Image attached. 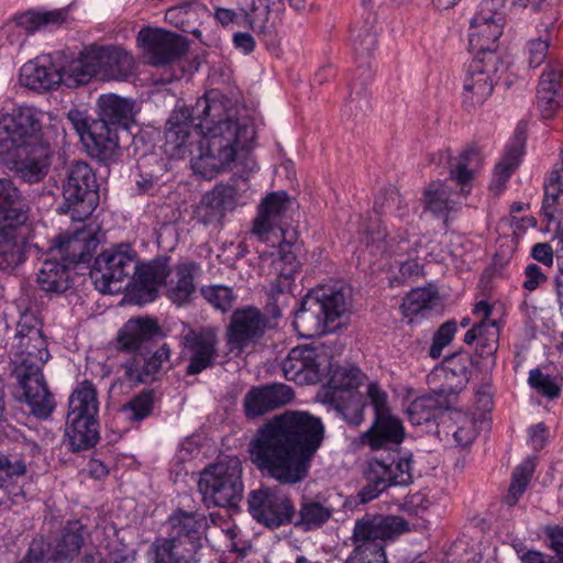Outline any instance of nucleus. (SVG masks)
Listing matches in <instances>:
<instances>
[{"label": "nucleus", "instance_id": "1", "mask_svg": "<svg viewBox=\"0 0 563 563\" xmlns=\"http://www.w3.org/2000/svg\"><path fill=\"white\" fill-rule=\"evenodd\" d=\"M324 439L320 418L287 410L260 427L250 442V457L262 473L284 485L303 481Z\"/></svg>", "mask_w": 563, "mask_h": 563}, {"label": "nucleus", "instance_id": "2", "mask_svg": "<svg viewBox=\"0 0 563 563\" xmlns=\"http://www.w3.org/2000/svg\"><path fill=\"white\" fill-rule=\"evenodd\" d=\"M194 120L200 126L198 155L191 159L196 174L211 179L228 170L239 151L254 137V128L232 119L221 100L213 92L199 98L194 106Z\"/></svg>", "mask_w": 563, "mask_h": 563}, {"label": "nucleus", "instance_id": "3", "mask_svg": "<svg viewBox=\"0 0 563 563\" xmlns=\"http://www.w3.org/2000/svg\"><path fill=\"white\" fill-rule=\"evenodd\" d=\"M168 257L161 256L137 265L136 253L130 244H120L99 254L90 269L96 288L103 294H114L122 289V283L133 278L135 287L132 296L140 305L152 302L157 297V286L168 275Z\"/></svg>", "mask_w": 563, "mask_h": 563}, {"label": "nucleus", "instance_id": "4", "mask_svg": "<svg viewBox=\"0 0 563 563\" xmlns=\"http://www.w3.org/2000/svg\"><path fill=\"white\" fill-rule=\"evenodd\" d=\"M29 219V206L9 178H0V272L12 273L25 260L26 242L18 228Z\"/></svg>", "mask_w": 563, "mask_h": 563}, {"label": "nucleus", "instance_id": "5", "mask_svg": "<svg viewBox=\"0 0 563 563\" xmlns=\"http://www.w3.org/2000/svg\"><path fill=\"white\" fill-rule=\"evenodd\" d=\"M346 310V297L341 289H318L302 298L295 312L294 327L303 338L320 336L335 330Z\"/></svg>", "mask_w": 563, "mask_h": 563}, {"label": "nucleus", "instance_id": "6", "mask_svg": "<svg viewBox=\"0 0 563 563\" xmlns=\"http://www.w3.org/2000/svg\"><path fill=\"white\" fill-rule=\"evenodd\" d=\"M198 490L208 508H236L244 493L240 460L227 457L206 467L200 473Z\"/></svg>", "mask_w": 563, "mask_h": 563}, {"label": "nucleus", "instance_id": "7", "mask_svg": "<svg viewBox=\"0 0 563 563\" xmlns=\"http://www.w3.org/2000/svg\"><path fill=\"white\" fill-rule=\"evenodd\" d=\"M97 189V179L90 166L85 162L74 163L63 186L64 202L58 211L69 214L73 220H85L96 207Z\"/></svg>", "mask_w": 563, "mask_h": 563}, {"label": "nucleus", "instance_id": "8", "mask_svg": "<svg viewBox=\"0 0 563 563\" xmlns=\"http://www.w3.org/2000/svg\"><path fill=\"white\" fill-rule=\"evenodd\" d=\"M367 398L375 411L372 427L362 435L364 443L372 449H391L401 443L405 430L398 418L389 410L387 394L377 383L367 386Z\"/></svg>", "mask_w": 563, "mask_h": 563}, {"label": "nucleus", "instance_id": "9", "mask_svg": "<svg viewBox=\"0 0 563 563\" xmlns=\"http://www.w3.org/2000/svg\"><path fill=\"white\" fill-rule=\"evenodd\" d=\"M503 55L489 54L487 58H474L463 80V103L474 108L483 104L493 93L494 86L505 73Z\"/></svg>", "mask_w": 563, "mask_h": 563}, {"label": "nucleus", "instance_id": "10", "mask_svg": "<svg viewBox=\"0 0 563 563\" xmlns=\"http://www.w3.org/2000/svg\"><path fill=\"white\" fill-rule=\"evenodd\" d=\"M295 201L286 191H275L262 199L254 219L252 233L262 242H269L271 235L286 238L290 227Z\"/></svg>", "mask_w": 563, "mask_h": 563}, {"label": "nucleus", "instance_id": "11", "mask_svg": "<svg viewBox=\"0 0 563 563\" xmlns=\"http://www.w3.org/2000/svg\"><path fill=\"white\" fill-rule=\"evenodd\" d=\"M247 506L253 519L271 529L289 525L295 519V506L289 496L269 487L251 490Z\"/></svg>", "mask_w": 563, "mask_h": 563}, {"label": "nucleus", "instance_id": "12", "mask_svg": "<svg viewBox=\"0 0 563 563\" xmlns=\"http://www.w3.org/2000/svg\"><path fill=\"white\" fill-rule=\"evenodd\" d=\"M219 343L218 333L213 328L189 329L184 333L180 341V356L187 361L186 375H198L216 366Z\"/></svg>", "mask_w": 563, "mask_h": 563}, {"label": "nucleus", "instance_id": "13", "mask_svg": "<svg viewBox=\"0 0 563 563\" xmlns=\"http://www.w3.org/2000/svg\"><path fill=\"white\" fill-rule=\"evenodd\" d=\"M407 530V522L398 516L366 514L357 519L351 537L354 548H384L387 540H393Z\"/></svg>", "mask_w": 563, "mask_h": 563}, {"label": "nucleus", "instance_id": "14", "mask_svg": "<svg viewBox=\"0 0 563 563\" xmlns=\"http://www.w3.org/2000/svg\"><path fill=\"white\" fill-rule=\"evenodd\" d=\"M136 40L145 63L154 67L174 63L187 49L184 37L161 29L144 27Z\"/></svg>", "mask_w": 563, "mask_h": 563}, {"label": "nucleus", "instance_id": "15", "mask_svg": "<svg viewBox=\"0 0 563 563\" xmlns=\"http://www.w3.org/2000/svg\"><path fill=\"white\" fill-rule=\"evenodd\" d=\"M504 18L482 7L470 22V49L474 58H487L489 54L503 55L499 37L503 34Z\"/></svg>", "mask_w": 563, "mask_h": 563}, {"label": "nucleus", "instance_id": "16", "mask_svg": "<svg viewBox=\"0 0 563 563\" xmlns=\"http://www.w3.org/2000/svg\"><path fill=\"white\" fill-rule=\"evenodd\" d=\"M267 329L266 317L255 307L236 309L225 331L227 344L231 351H243L249 344L263 336Z\"/></svg>", "mask_w": 563, "mask_h": 563}, {"label": "nucleus", "instance_id": "17", "mask_svg": "<svg viewBox=\"0 0 563 563\" xmlns=\"http://www.w3.org/2000/svg\"><path fill=\"white\" fill-rule=\"evenodd\" d=\"M96 225H82L73 232H66L55 239L54 250L65 264L75 265L88 262L96 252L100 240Z\"/></svg>", "mask_w": 563, "mask_h": 563}, {"label": "nucleus", "instance_id": "18", "mask_svg": "<svg viewBox=\"0 0 563 563\" xmlns=\"http://www.w3.org/2000/svg\"><path fill=\"white\" fill-rule=\"evenodd\" d=\"M210 523H216L213 514L207 516L203 512L180 508L168 517L170 536L185 543L190 542L199 553L202 549V539Z\"/></svg>", "mask_w": 563, "mask_h": 563}, {"label": "nucleus", "instance_id": "19", "mask_svg": "<svg viewBox=\"0 0 563 563\" xmlns=\"http://www.w3.org/2000/svg\"><path fill=\"white\" fill-rule=\"evenodd\" d=\"M294 398L292 388L283 383L252 387L244 397V411L247 418H255L288 405Z\"/></svg>", "mask_w": 563, "mask_h": 563}, {"label": "nucleus", "instance_id": "20", "mask_svg": "<svg viewBox=\"0 0 563 563\" xmlns=\"http://www.w3.org/2000/svg\"><path fill=\"white\" fill-rule=\"evenodd\" d=\"M161 332L156 320L152 318L130 319L119 331L118 350L135 353L136 356L147 355L151 344Z\"/></svg>", "mask_w": 563, "mask_h": 563}, {"label": "nucleus", "instance_id": "21", "mask_svg": "<svg viewBox=\"0 0 563 563\" xmlns=\"http://www.w3.org/2000/svg\"><path fill=\"white\" fill-rule=\"evenodd\" d=\"M320 362L317 350L309 345L291 349L282 362V371L286 379L297 384H314L319 379Z\"/></svg>", "mask_w": 563, "mask_h": 563}, {"label": "nucleus", "instance_id": "22", "mask_svg": "<svg viewBox=\"0 0 563 563\" xmlns=\"http://www.w3.org/2000/svg\"><path fill=\"white\" fill-rule=\"evenodd\" d=\"M117 130L91 121L89 134L82 136V144L88 155L106 165L115 163L120 157V145Z\"/></svg>", "mask_w": 563, "mask_h": 563}, {"label": "nucleus", "instance_id": "23", "mask_svg": "<svg viewBox=\"0 0 563 563\" xmlns=\"http://www.w3.org/2000/svg\"><path fill=\"white\" fill-rule=\"evenodd\" d=\"M457 400V393L452 387H442L431 394L416 398L408 407L407 413L412 424L435 420L444 410Z\"/></svg>", "mask_w": 563, "mask_h": 563}, {"label": "nucleus", "instance_id": "24", "mask_svg": "<svg viewBox=\"0 0 563 563\" xmlns=\"http://www.w3.org/2000/svg\"><path fill=\"white\" fill-rule=\"evenodd\" d=\"M236 205V190L230 185L216 186L203 195L196 208L195 214L198 222L205 225L219 223L227 211L234 209Z\"/></svg>", "mask_w": 563, "mask_h": 563}, {"label": "nucleus", "instance_id": "25", "mask_svg": "<svg viewBox=\"0 0 563 563\" xmlns=\"http://www.w3.org/2000/svg\"><path fill=\"white\" fill-rule=\"evenodd\" d=\"M26 473L27 466L22 456L0 455V508H9L14 497L22 495Z\"/></svg>", "mask_w": 563, "mask_h": 563}, {"label": "nucleus", "instance_id": "26", "mask_svg": "<svg viewBox=\"0 0 563 563\" xmlns=\"http://www.w3.org/2000/svg\"><path fill=\"white\" fill-rule=\"evenodd\" d=\"M563 70L560 63L549 64L541 74L537 99L541 115L550 119L561 107Z\"/></svg>", "mask_w": 563, "mask_h": 563}, {"label": "nucleus", "instance_id": "27", "mask_svg": "<svg viewBox=\"0 0 563 563\" xmlns=\"http://www.w3.org/2000/svg\"><path fill=\"white\" fill-rule=\"evenodd\" d=\"M98 76L102 80H126L134 74L133 56L119 47L93 48Z\"/></svg>", "mask_w": 563, "mask_h": 563}, {"label": "nucleus", "instance_id": "28", "mask_svg": "<svg viewBox=\"0 0 563 563\" xmlns=\"http://www.w3.org/2000/svg\"><path fill=\"white\" fill-rule=\"evenodd\" d=\"M15 378L23 389V396L31 407L32 413L38 418H48L55 409L56 402L47 388L43 374L36 373Z\"/></svg>", "mask_w": 563, "mask_h": 563}, {"label": "nucleus", "instance_id": "29", "mask_svg": "<svg viewBox=\"0 0 563 563\" xmlns=\"http://www.w3.org/2000/svg\"><path fill=\"white\" fill-rule=\"evenodd\" d=\"M11 122V130L15 140L24 150L41 146L40 133L42 124L37 111L32 107L20 106L5 113Z\"/></svg>", "mask_w": 563, "mask_h": 563}, {"label": "nucleus", "instance_id": "30", "mask_svg": "<svg viewBox=\"0 0 563 563\" xmlns=\"http://www.w3.org/2000/svg\"><path fill=\"white\" fill-rule=\"evenodd\" d=\"M196 269L197 265L191 262L178 264L173 271L168 267L169 273L157 289L162 285L167 286V297L177 306L190 302L196 292L194 283Z\"/></svg>", "mask_w": 563, "mask_h": 563}, {"label": "nucleus", "instance_id": "31", "mask_svg": "<svg viewBox=\"0 0 563 563\" xmlns=\"http://www.w3.org/2000/svg\"><path fill=\"white\" fill-rule=\"evenodd\" d=\"M97 108L98 118L93 121L113 130L128 129L133 120V103L117 95H101L98 98Z\"/></svg>", "mask_w": 563, "mask_h": 563}, {"label": "nucleus", "instance_id": "32", "mask_svg": "<svg viewBox=\"0 0 563 563\" xmlns=\"http://www.w3.org/2000/svg\"><path fill=\"white\" fill-rule=\"evenodd\" d=\"M48 357L47 342L44 336H42V347L33 341H30L27 346L15 343L11 358L12 374L14 377H26V375L42 373V367Z\"/></svg>", "mask_w": 563, "mask_h": 563}, {"label": "nucleus", "instance_id": "33", "mask_svg": "<svg viewBox=\"0 0 563 563\" xmlns=\"http://www.w3.org/2000/svg\"><path fill=\"white\" fill-rule=\"evenodd\" d=\"M152 563H197L200 553L189 542L185 543L173 536L156 539L151 547Z\"/></svg>", "mask_w": 563, "mask_h": 563}, {"label": "nucleus", "instance_id": "34", "mask_svg": "<svg viewBox=\"0 0 563 563\" xmlns=\"http://www.w3.org/2000/svg\"><path fill=\"white\" fill-rule=\"evenodd\" d=\"M192 115L194 107L173 112L165 131L167 146L180 151L191 141L194 134L201 137L200 126L196 124L198 119L194 120Z\"/></svg>", "mask_w": 563, "mask_h": 563}, {"label": "nucleus", "instance_id": "35", "mask_svg": "<svg viewBox=\"0 0 563 563\" xmlns=\"http://www.w3.org/2000/svg\"><path fill=\"white\" fill-rule=\"evenodd\" d=\"M387 231L385 228L377 227L376 230L367 232L366 243L372 247L375 254H396L412 256L418 252L421 246L420 240H415L412 243L408 240L407 232H399L397 235L387 240Z\"/></svg>", "mask_w": 563, "mask_h": 563}, {"label": "nucleus", "instance_id": "36", "mask_svg": "<svg viewBox=\"0 0 563 563\" xmlns=\"http://www.w3.org/2000/svg\"><path fill=\"white\" fill-rule=\"evenodd\" d=\"M169 357L170 349L165 343L152 356L147 358L145 355L135 356L131 362H128L124 366V376L134 384L152 382L163 364L168 362Z\"/></svg>", "mask_w": 563, "mask_h": 563}, {"label": "nucleus", "instance_id": "37", "mask_svg": "<svg viewBox=\"0 0 563 563\" xmlns=\"http://www.w3.org/2000/svg\"><path fill=\"white\" fill-rule=\"evenodd\" d=\"M466 192V190L455 192L448 185L440 181L432 183L423 194L424 208L433 216L443 218L446 224L449 214L457 209V206L461 205V196Z\"/></svg>", "mask_w": 563, "mask_h": 563}, {"label": "nucleus", "instance_id": "38", "mask_svg": "<svg viewBox=\"0 0 563 563\" xmlns=\"http://www.w3.org/2000/svg\"><path fill=\"white\" fill-rule=\"evenodd\" d=\"M332 516L333 508L330 505L303 496L298 511L295 509L291 523L303 531H313L327 525Z\"/></svg>", "mask_w": 563, "mask_h": 563}, {"label": "nucleus", "instance_id": "39", "mask_svg": "<svg viewBox=\"0 0 563 563\" xmlns=\"http://www.w3.org/2000/svg\"><path fill=\"white\" fill-rule=\"evenodd\" d=\"M97 419L67 418L66 438L73 452L86 451L95 446L99 440Z\"/></svg>", "mask_w": 563, "mask_h": 563}, {"label": "nucleus", "instance_id": "40", "mask_svg": "<svg viewBox=\"0 0 563 563\" xmlns=\"http://www.w3.org/2000/svg\"><path fill=\"white\" fill-rule=\"evenodd\" d=\"M366 375L352 365L339 366L331 373L329 379L328 398L341 400L346 395L357 394V388L364 384Z\"/></svg>", "mask_w": 563, "mask_h": 563}, {"label": "nucleus", "instance_id": "41", "mask_svg": "<svg viewBox=\"0 0 563 563\" xmlns=\"http://www.w3.org/2000/svg\"><path fill=\"white\" fill-rule=\"evenodd\" d=\"M20 81L32 90L46 91L59 85L63 76H60V69L52 65L46 66L31 60L22 66Z\"/></svg>", "mask_w": 563, "mask_h": 563}, {"label": "nucleus", "instance_id": "42", "mask_svg": "<svg viewBox=\"0 0 563 563\" xmlns=\"http://www.w3.org/2000/svg\"><path fill=\"white\" fill-rule=\"evenodd\" d=\"M523 132L520 126H518L514 142L506 147L503 157L495 166L494 178L490 184L493 189L500 191L511 174L518 168L523 153Z\"/></svg>", "mask_w": 563, "mask_h": 563}, {"label": "nucleus", "instance_id": "43", "mask_svg": "<svg viewBox=\"0 0 563 563\" xmlns=\"http://www.w3.org/2000/svg\"><path fill=\"white\" fill-rule=\"evenodd\" d=\"M441 156L448 159L450 164V174L452 179L462 186V192L465 187L471 184L475 172L481 167L483 156L477 146L471 145L466 147L459 156L456 164H452L450 150L441 153Z\"/></svg>", "mask_w": 563, "mask_h": 563}, {"label": "nucleus", "instance_id": "44", "mask_svg": "<svg viewBox=\"0 0 563 563\" xmlns=\"http://www.w3.org/2000/svg\"><path fill=\"white\" fill-rule=\"evenodd\" d=\"M96 60L93 48L80 54L77 59L60 69V76H63L60 84L69 88L88 84L92 77L98 76Z\"/></svg>", "mask_w": 563, "mask_h": 563}, {"label": "nucleus", "instance_id": "45", "mask_svg": "<svg viewBox=\"0 0 563 563\" xmlns=\"http://www.w3.org/2000/svg\"><path fill=\"white\" fill-rule=\"evenodd\" d=\"M99 402L92 383H80L69 397L67 418L97 419Z\"/></svg>", "mask_w": 563, "mask_h": 563}, {"label": "nucleus", "instance_id": "46", "mask_svg": "<svg viewBox=\"0 0 563 563\" xmlns=\"http://www.w3.org/2000/svg\"><path fill=\"white\" fill-rule=\"evenodd\" d=\"M37 284L46 292H64L69 287L67 264L45 260L37 274Z\"/></svg>", "mask_w": 563, "mask_h": 563}, {"label": "nucleus", "instance_id": "47", "mask_svg": "<svg viewBox=\"0 0 563 563\" xmlns=\"http://www.w3.org/2000/svg\"><path fill=\"white\" fill-rule=\"evenodd\" d=\"M22 161L19 172L24 180L37 183L47 174L49 158L46 150L41 145L20 151Z\"/></svg>", "mask_w": 563, "mask_h": 563}, {"label": "nucleus", "instance_id": "48", "mask_svg": "<svg viewBox=\"0 0 563 563\" xmlns=\"http://www.w3.org/2000/svg\"><path fill=\"white\" fill-rule=\"evenodd\" d=\"M369 464L371 470L383 477L388 487L391 485L405 486L412 482L410 457H400L398 461H393L390 464L374 460Z\"/></svg>", "mask_w": 563, "mask_h": 563}, {"label": "nucleus", "instance_id": "49", "mask_svg": "<svg viewBox=\"0 0 563 563\" xmlns=\"http://www.w3.org/2000/svg\"><path fill=\"white\" fill-rule=\"evenodd\" d=\"M292 276L291 271L279 268L278 277L271 285L267 309L273 318L282 317V309L294 299V296L290 294Z\"/></svg>", "mask_w": 563, "mask_h": 563}, {"label": "nucleus", "instance_id": "50", "mask_svg": "<svg viewBox=\"0 0 563 563\" xmlns=\"http://www.w3.org/2000/svg\"><path fill=\"white\" fill-rule=\"evenodd\" d=\"M67 12L64 9L51 11L29 10L15 16L16 25L26 31L34 33L49 25H59L66 20Z\"/></svg>", "mask_w": 563, "mask_h": 563}, {"label": "nucleus", "instance_id": "51", "mask_svg": "<svg viewBox=\"0 0 563 563\" xmlns=\"http://www.w3.org/2000/svg\"><path fill=\"white\" fill-rule=\"evenodd\" d=\"M84 538L80 527H67L63 530L60 538L57 540L52 551V560L57 563L71 562L80 551Z\"/></svg>", "mask_w": 563, "mask_h": 563}, {"label": "nucleus", "instance_id": "52", "mask_svg": "<svg viewBox=\"0 0 563 563\" xmlns=\"http://www.w3.org/2000/svg\"><path fill=\"white\" fill-rule=\"evenodd\" d=\"M563 194V157L556 163L549 177L544 181V199L542 202L543 216L549 220H554V206L559 197Z\"/></svg>", "mask_w": 563, "mask_h": 563}, {"label": "nucleus", "instance_id": "53", "mask_svg": "<svg viewBox=\"0 0 563 563\" xmlns=\"http://www.w3.org/2000/svg\"><path fill=\"white\" fill-rule=\"evenodd\" d=\"M156 396L153 389H143L125 402L120 412L124 419L131 422H140L147 418L154 409Z\"/></svg>", "mask_w": 563, "mask_h": 563}, {"label": "nucleus", "instance_id": "54", "mask_svg": "<svg viewBox=\"0 0 563 563\" xmlns=\"http://www.w3.org/2000/svg\"><path fill=\"white\" fill-rule=\"evenodd\" d=\"M438 291L434 287L412 289L404 299L402 309L406 314H417L432 309L438 303Z\"/></svg>", "mask_w": 563, "mask_h": 563}, {"label": "nucleus", "instance_id": "55", "mask_svg": "<svg viewBox=\"0 0 563 563\" xmlns=\"http://www.w3.org/2000/svg\"><path fill=\"white\" fill-rule=\"evenodd\" d=\"M329 402L347 423L358 426L363 422L365 402L360 393L346 395L341 400H332L329 398Z\"/></svg>", "mask_w": 563, "mask_h": 563}, {"label": "nucleus", "instance_id": "56", "mask_svg": "<svg viewBox=\"0 0 563 563\" xmlns=\"http://www.w3.org/2000/svg\"><path fill=\"white\" fill-rule=\"evenodd\" d=\"M532 473L533 463L531 461H525L516 467L512 474V482L506 496V503L508 505L514 506L518 501L519 497L525 493Z\"/></svg>", "mask_w": 563, "mask_h": 563}, {"label": "nucleus", "instance_id": "57", "mask_svg": "<svg viewBox=\"0 0 563 563\" xmlns=\"http://www.w3.org/2000/svg\"><path fill=\"white\" fill-rule=\"evenodd\" d=\"M202 297L216 309L225 312L234 303L235 296L233 289L223 285H210L201 288Z\"/></svg>", "mask_w": 563, "mask_h": 563}, {"label": "nucleus", "instance_id": "58", "mask_svg": "<svg viewBox=\"0 0 563 563\" xmlns=\"http://www.w3.org/2000/svg\"><path fill=\"white\" fill-rule=\"evenodd\" d=\"M42 336L44 335L34 316L23 313L16 324V343H21V346H27L29 342L33 341L42 347Z\"/></svg>", "mask_w": 563, "mask_h": 563}, {"label": "nucleus", "instance_id": "59", "mask_svg": "<svg viewBox=\"0 0 563 563\" xmlns=\"http://www.w3.org/2000/svg\"><path fill=\"white\" fill-rule=\"evenodd\" d=\"M499 328L496 321H486L484 330L481 332L476 353L479 357H494L498 350Z\"/></svg>", "mask_w": 563, "mask_h": 563}, {"label": "nucleus", "instance_id": "60", "mask_svg": "<svg viewBox=\"0 0 563 563\" xmlns=\"http://www.w3.org/2000/svg\"><path fill=\"white\" fill-rule=\"evenodd\" d=\"M376 46V37L372 32L371 27L365 26L360 29L357 32L352 35V47L355 53L361 58H366L371 56L374 48Z\"/></svg>", "mask_w": 563, "mask_h": 563}, {"label": "nucleus", "instance_id": "61", "mask_svg": "<svg viewBox=\"0 0 563 563\" xmlns=\"http://www.w3.org/2000/svg\"><path fill=\"white\" fill-rule=\"evenodd\" d=\"M529 384L538 393L553 399L559 396L560 388L549 375H544L539 368L529 373Z\"/></svg>", "mask_w": 563, "mask_h": 563}, {"label": "nucleus", "instance_id": "62", "mask_svg": "<svg viewBox=\"0 0 563 563\" xmlns=\"http://www.w3.org/2000/svg\"><path fill=\"white\" fill-rule=\"evenodd\" d=\"M11 122L7 115L3 114L0 119V154L10 153L16 151V156L22 157L20 151H24L23 146L15 140L13 131L11 130Z\"/></svg>", "mask_w": 563, "mask_h": 563}, {"label": "nucleus", "instance_id": "63", "mask_svg": "<svg viewBox=\"0 0 563 563\" xmlns=\"http://www.w3.org/2000/svg\"><path fill=\"white\" fill-rule=\"evenodd\" d=\"M345 563H388L384 548H354Z\"/></svg>", "mask_w": 563, "mask_h": 563}, {"label": "nucleus", "instance_id": "64", "mask_svg": "<svg viewBox=\"0 0 563 563\" xmlns=\"http://www.w3.org/2000/svg\"><path fill=\"white\" fill-rule=\"evenodd\" d=\"M367 479L368 484L360 492L358 495L362 503H367L376 498L388 487L385 479L371 470V464L368 465Z\"/></svg>", "mask_w": 563, "mask_h": 563}]
</instances>
